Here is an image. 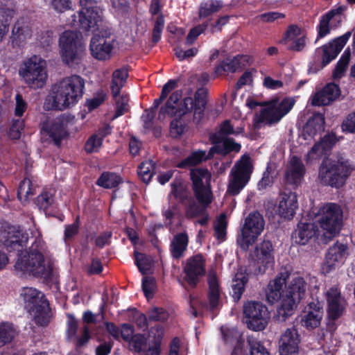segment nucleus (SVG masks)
Wrapping results in <instances>:
<instances>
[{"label":"nucleus","mask_w":355,"mask_h":355,"mask_svg":"<svg viewBox=\"0 0 355 355\" xmlns=\"http://www.w3.org/2000/svg\"><path fill=\"white\" fill-rule=\"evenodd\" d=\"M354 170L353 163L343 153L324 157L318 168V179L323 186L340 189Z\"/></svg>","instance_id":"obj_1"},{"label":"nucleus","mask_w":355,"mask_h":355,"mask_svg":"<svg viewBox=\"0 0 355 355\" xmlns=\"http://www.w3.org/2000/svg\"><path fill=\"white\" fill-rule=\"evenodd\" d=\"M42 250L43 243L35 239L28 252L24 254L23 252L17 254L15 265L16 269L29 272L36 277L43 278L45 281L51 280L53 268L50 264H45Z\"/></svg>","instance_id":"obj_2"},{"label":"nucleus","mask_w":355,"mask_h":355,"mask_svg":"<svg viewBox=\"0 0 355 355\" xmlns=\"http://www.w3.org/2000/svg\"><path fill=\"white\" fill-rule=\"evenodd\" d=\"M20 296L25 309L33 316L35 323L37 326H47L50 322L51 309L45 295L36 288L24 287Z\"/></svg>","instance_id":"obj_3"},{"label":"nucleus","mask_w":355,"mask_h":355,"mask_svg":"<svg viewBox=\"0 0 355 355\" xmlns=\"http://www.w3.org/2000/svg\"><path fill=\"white\" fill-rule=\"evenodd\" d=\"M307 288V283L302 277L293 278L283 291L282 305L277 309L276 317L280 322L286 321L291 316L298 304L304 299Z\"/></svg>","instance_id":"obj_4"},{"label":"nucleus","mask_w":355,"mask_h":355,"mask_svg":"<svg viewBox=\"0 0 355 355\" xmlns=\"http://www.w3.org/2000/svg\"><path fill=\"white\" fill-rule=\"evenodd\" d=\"M18 73L28 87L33 89L42 88L48 77L45 62L37 55H33L23 61Z\"/></svg>","instance_id":"obj_5"},{"label":"nucleus","mask_w":355,"mask_h":355,"mask_svg":"<svg viewBox=\"0 0 355 355\" xmlns=\"http://www.w3.org/2000/svg\"><path fill=\"white\" fill-rule=\"evenodd\" d=\"M250 271L254 275H263L275 264V250L272 242L263 240L249 253Z\"/></svg>","instance_id":"obj_6"},{"label":"nucleus","mask_w":355,"mask_h":355,"mask_svg":"<svg viewBox=\"0 0 355 355\" xmlns=\"http://www.w3.org/2000/svg\"><path fill=\"white\" fill-rule=\"evenodd\" d=\"M264 225L263 217L258 211L248 214L236 239V243L243 251L247 252L250 246L254 243L263 232Z\"/></svg>","instance_id":"obj_7"},{"label":"nucleus","mask_w":355,"mask_h":355,"mask_svg":"<svg viewBox=\"0 0 355 355\" xmlns=\"http://www.w3.org/2000/svg\"><path fill=\"white\" fill-rule=\"evenodd\" d=\"M252 171L250 157L242 155L231 169L227 192L233 196L238 195L249 182Z\"/></svg>","instance_id":"obj_8"},{"label":"nucleus","mask_w":355,"mask_h":355,"mask_svg":"<svg viewBox=\"0 0 355 355\" xmlns=\"http://www.w3.org/2000/svg\"><path fill=\"white\" fill-rule=\"evenodd\" d=\"M343 216L340 206L336 203H328L321 209L318 223L325 231L324 236L331 239L340 232L343 225Z\"/></svg>","instance_id":"obj_9"},{"label":"nucleus","mask_w":355,"mask_h":355,"mask_svg":"<svg viewBox=\"0 0 355 355\" xmlns=\"http://www.w3.org/2000/svg\"><path fill=\"white\" fill-rule=\"evenodd\" d=\"M207 91L205 88L198 89L194 94V98L191 97H185L177 106L175 116L182 117L187 113L194 110L193 121L196 124L200 123L205 116V110L207 105Z\"/></svg>","instance_id":"obj_10"},{"label":"nucleus","mask_w":355,"mask_h":355,"mask_svg":"<svg viewBox=\"0 0 355 355\" xmlns=\"http://www.w3.org/2000/svg\"><path fill=\"white\" fill-rule=\"evenodd\" d=\"M82 9L78 12V27L84 31L98 29L103 20V9L96 0H80Z\"/></svg>","instance_id":"obj_11"},{"label":"nucleus","mask_w":355,"mask_h":355,"mask_svg":"<svg viewBox=\"0 0 355 355\" xmlns=\"http://www.w3.org/2000/svg\"><path fill=\"white\" fill-rule=\"evenodd\" d=\"M243 314L247 326L251 330L261 331L268 325L270 313L268 307L261 302L249 301L245 303Z\"/></svg>","instance_id":"obj_12"},{"label":"nucleus","mask_w":355,"mask_h":355,"mask_svg":"<svg viewBox=\"0 0 355 355\" xmlns=\"http://www.w3.org/2000/svg\"><path fill=\"white\" fill-rule=\"evenodd\" d=\"M112 34L111 28L102 29L98 33L94 34L89 44L92 57L101 61L110 59L114 42V40L111 38Z\"/></svg>","instance_id":"obj_13"},{"label":"nucleus","mask_w":355,"mask_h":355,"mask_svg":"<svg viewBox=\"0 0 355 355\" xmlns=\"http://www.w3.org/2000/svg\"><path fill=\"white\" fill-rule=\"evenodd\" d=\"M209 174L207 168H193L190 171V179L191 180V189L193 192L194 199L199 203L207 206L212 202L213 193L210 184H205L203 179Z\"/></svg>","instance_id":"obj_14"},{"label":"nucleus","mask_w":355,"mask_h":355,"mask_svg":"<svg viewBox=\"0 0 355 355\" xmlns=\"http://www.w3.org/2000/svg\"><path fill=\"white\" fill-rule=\"evenodd\" d=\"M327 302V313L329 319L327 327L329 330L336 329L334 322L340 318L346 308V301L342 296L340 290L336 286H332L326 293Z\"/></svg>","instance_id":"obj_15"},{"label":"nucleus","mask_w":355,"mask_h":355,"mask_svg":"<svg viewBox=\"0 0 355 355\" xmlns=\"http://www.w3.org/2000/svg\"><path fill=\"white\" fill-rule=\"evenodd\" d=\"M352 35L351 31L346 32L344 35L334 38L324 44L320 48L316 49V53L322 52V62L320 68L329 64L332 60L336 59L345 45L347 44Z\"/></svg>","instance_id":"obj_16"},{"label":"nucleus","mask_w":355,"mask_h":355,"mask_svg":"<svg viewBox=\"0 0 355 355\" xmlns=\"http://www.w3.org/2000/svg\"><path fill=\"white\" fill-rule=\"evenodd\" d=\"M85 54V44L80 31H68V67L78 65Z\"/></svg>","instance_id":"obj_17"},{"label":"nucleus","mask_w":355,"mask_h":355,"mask_svg":"<svg viewBox=\"0 0 355 355\" xmlns=\"http://www.w3.org/2000/svg\"><path fill=\"white\" fill-rule=\"evenodd\" d=\"M205 260L201 254H198L187 261L184 268L185 281L191 288H196L200 279L199 277L205 274Z\"/></svg>","instance_id":"obj_18"},{"label":"nucleus","mask_w":355,"mask_h":355,"mask_svg":"<svg viewBox=\"0 0 355 355\" xmlns=\"http://www.w3.org/2000/svg\"><path fill=\"white\" fill-rule=\"evenodd\" d=\"M347 244L336 242L330 246L325 255L323 269L329 273L337 266L343 265L349 255Z\"/></svg>","instance_id":"obj_19"},{"label":"nucleus","mask_w":355,"mask_h":355,"mask_svg":"<svg viewBox=\"0 0 355 355\" xmlns=\"http://www.w3.org/2000/svg\"><path fill=\"white\" fill-rule=\"evenodd\" d=\"M28 241V234L19 230V227L10 226L5 236L3 245L9 253L22 252Z\"/></svg>","instance_id":"obj_20"},{"label":"nucleus","mask_w":355,"mask_h":355,"mask_svg":"<svg viewBox=\"0 0 355 355\" xmlns=\"http://www.w3.org/2000/svg\"><path fill=\"white\" fill-rule=\"evenodd\" d=\"M44 107L46 110H62L67 107V83L64 78L52 86L51 94L45 99Z\"/></svg>","instance_id":"obj_21"},{"label":"nucleus","mask_w":355,"mask_h":355,"mask_svg":"<svg viewBox=\"0 0 355 355\" xmlns=\"http://www.w3.org/2000/svg\"><path fill=\"white\" fill-rule=\"evenodd\" d=\"M306 173L305 166L297 156H293L285 171L284 180L287 186L297 189L302 182Z\"/></svg>","instance_id":"obj_22"},{"label":"nucleus","mask_w":355,"mask_h":355,"mask_svg":"<svg viewBox=\"0 0 355 355\" xmlns=\"http://www.w3.org/2000/svg\"><path fill=\"white\" fill-rule=\"evenodd\" d=\"M300 335L295 327L287 329L279 340L280 355H296L299 350Z\"/></svg>","instance_id":"obj_23"},{"label":"nucleus","mask_w":355,"mask_h":355,"mask_svg":"<svg viewBox=\"0 0 355 355\" xmlns=\"http://www.w3.org/2000/svg\"><path fill=\"white\" fill-rule=\"evenodd\" d=\"M35 203L46 216L58 218L60 221L64 220V215L60 213L54 201L53 195L51 192L46 190L42 191L37 196Z\"/></svg>","instance_id":"obj_24"},{"label":"nucleus","mask_w":355,"mask_h":355,"mask_svg":"<svg viewBox=\"0 0 355 355\" xmlns=\"http://www.w3.org/2000/svg\"><path fill=\"white\" fill-rule=\"evenodd\" d=\"M322 315L323 311L320 303L311 302L305 308L300 323L307 329H315L320 324Z\"/></svg>","instance_id":"obj_25"},{"label":"nucleus","mask_w":355,"mask_h":355,"mask_svg":"<svg viewBox=\"0 0 355 355\" xmlns=\"http://www.w3.org/2000/svg\"><path fill=\"white\" fill-rule=\"evenodd\" d=\"M340 95L339 86L334 83H328L312 96L311 104L314 106L328 105L336 101Z\"/></svg>","instance_id":"obj_26"},{"label":"nucleus","mask_w":355,"mask_h":355,"mask_svg":"<svg viewBox=\"0 0 355 355\" xmlns=\"http://www.w3.org/2000/svg\"><path fill=\"white\" fill-rule=\"evenodd\" d=\"M65 122H67V116L63 114L60 118L55 120L51 125H49L48 123H44L42 125V131L49 135L56 146H60L62 139L67 137Z\"/></svg>","instance_id":"obj_27"},{"label":"nucleus","mask_w":355,"mask_h":355,"mask_svg":"<svg viewBox=\"0 0 355 355\" xmlns=\"http://www.w3.org/2000/svg\"><path fill=\"white\" fill-rule=\"evenodd\" d=\"M298 208L297 196L295 193L290 191L282 194L281 200L277 207L278 214L287 220H291Z\"/></svg>","instance_id":"obj_28"},{"label":"nucleus","mask_w":355,"mask_h":355,"mask_svg":"<svg viewBox=\"0 0 355 355\" xmlns=\"http://www.w3.org/2000/svg\"><path fill=\"white\" fill-rule=\"evenodd\" d=\"M286 279L282 273L277 275L275 278L270 280L266 289V297L268 303L273 304L279 302L282 304L283 291L282 287L286 285Z\"/></svg>","instance_id":"obj_29"},{"label":"nucleus","mask_w":355,"mask_h":355,"mask_svg":"<svg viewBox=\"0 0 355 355\" xmlns=\"http://www.w3.org/2000/svg\"><path fill=\"white\" fill-rule=\"evenodd\" d=\"M319 230L318 226L311 223H299L297 229L292 234V239L296 243L306 244L310 239L318 237Z\"/></svg>","instance_id":"obj_30"},{"label":"nucleus","mask_w":355,"mask_h":355,"mask_svg":"<svg viewBox=\"0 0 355 355\" xmlns=\"http://www.w3.org/2000/svg\"><path fill=\"white\" fill-rule=\"evenodd\" d=\"M338 141V139L334 132H328L312 146L309 152V155L312 158H315L326 155L331 152Z\"/></svg>","instance_id":"obj_31"},{"label":"nucleus","mask_w":355,"mask_h":355,"mask_svg":"<svg viewBox=\"0 0 355 355\" xmlns=\"http://www.w3.org/2000/svg\"><path fill=\"white\" fill-rule=\"evenodd\" d=\"M85 80L80 76L68 77V108L76 104L84 94Z\"/></svg>","instance_id":"obj_32"},{"label":"nucleus","mask_w":355,"mask_h":355,"mask_svg":"<svg viewBox=\"0 0 355 355\" xmlns=\"http://www.w3.org/2000/svg\"><path fill=\"white\" fill-rule=\"evenodd\" d=\"M245 62H248V56L244 55L226 58L216 66L214 73L216 76H221L225 72L234 73L238 69H241Z\"/></svg>","instance_id":"obj_33"},{"label":"nucleus","mask_w":355,"mask_h":355,"mask_svg":"<svg viewBox=\"0 0 355 355\" xmlns=\"http://www.w3.org/2000/svg\"><path fill=\"white\" fill-rule=\"evenodd\" d=\"M300 34L301 29L297 25L291 24L287 28L284 35L283 41L285 43L292 41V43L288 48L290 51L300 52L304 49L306 46V36L303 35L298 37Z\"/></svg>","instance_id":"obj_34"},{"label":"nucleus","mask_w":355,"mask_h":355,"mask_svg":"<svg viewBox=\"0 0 355 355\" xmlns=\"http://www.w3.org/2000/svg\"><path fill=\"white\" fill-rule=\"evenodd\" d=\"M324 116L321 113H314L307 121L303 128L305 139L313 138L316 135L324 130Z\"/></svg>","instance_id":"obj_35"},{"label":"nucleus","mask_w":355,"mask_h":355,"mask_svg":"<svg viewBox=\"0 0 355 355\" xmlns=\"http://www.w3.org/2000/svg\"><path fill=\"white\" fill-rule=\"evenodd\" d=\"M248 280V273L246 269L243 268H239L233 278L232 292L230 293L235 302H237L241 299Z\"/></svg>","instance_id":"obj_36"},{"label":"nucleus","mask_w":355,"mask_h":355,"mask_svg":"<svg viewBox=\"0 0 355 355\" xmlns=\"http://www.w3.org/2000/svg\"><path fill=\"white\" fill-rule=\"evenodd\" d=\"M123 182L122 177L111 171H103L96 180V185L105 189H117Z\"/></svg>","instance_id":"obj_37"},{"label":"nucleus","mask_w":355,"mask_h":355,"mask_svg":"<svg viewBox=\"0 0 355 355\" xmlns=\"http://www.w3.org/2000/svg\"><path fill=\"white\" fill-rule=\"evenodd\" d=\"M189 244V236L186 232L175 234L171 243V253L174 259H178L183 256Z\"/></svg>","instance_id":"obj_38"},{"label":"nucleus","mask_w":355,"mask_h":355,"mask_svg":"<svg viewBox=\"0 0 355 355\" xmlns=\"http://www.w3.org/2000/svg\"><path fill=\"white\" fill-rule=\"evenodd\" d=\"M182 96V90H176L173 92L170 95L165 104L160 107L159 118H164L166 115L169 117L175 116V112L177 110V104L181 99Z\"/></svg>","instance_id":"obj_39"},{"label":"nucleus","mask_w":355,"mask_h":355,"mask_svg":"<svg viewBox=\"0 0 355 355\" xmlns=\"http://www.w3.org/2000/svg\"><path fill=\"white\" fill-rule=\"evenodd\" d=\"M189 200L182 206L184 207V215L187 219H193L204 214L209 206L199 203L194 198H189Z\"/></svg>","instance_id":"obj_40"},{"label":"nucleus","mask_w":355,"mask_h":355,"mask_svg":"<svg viewBox=\"0 0 355 355\" xmlns=\"http://www.w3.org/2000/svg\"><path fill=\"white\" fill-rule=\"evenodd\" d=\"M208 294L209 308L211 311H214L219 304L220 298V290L217 277L214 275L208 279Z\"/></svg>","instance_id":"obj_41"},{"label":"nucleus","mask_w":355,"mask_h":355,"mask_svg":"<svg viewBox=\"0 0 355 355\" xmlns=\"http://www.w3.org/2000/svg\"><path fill=\"white\" fill-rule=\"evenodd\" d=\"M171 193L183 205L192 196L184 184L182 179H175L171 183Z\"/></svg>","instance_id":"obj_42"},{"label":"nucleus","mask_w":355,"mask_h":355,"mask_svg":"<svg viewBox=\"0 0 355 355\" xmlns=\"http://www.w3.org/2000/svg\"><path fill=\"white\" fill-rule=\"evenodd\" d=\"M234 134V126L232 125L230 120L227 119L221 123L217 132L210 135L209 140L211 144H218L222 141V138H227L229 137V135Z\"/></svg>","instance_id":"obj_43"},{"label":"nucleus","mask_w":355,"mask_h":355,"mask_svg":"<svg viewBox=\"0 0 355 355\" xmlns=\"http://www.w3.org/2000/svg\"><path fill=\"white\" fill-rule=\"evenodd\" d=\"M203 161H205V150H198L192 152L187 157L178 162L175 166L184 169L197 166Z\"/></svg>","instance_id":"obj_44"},{"label":"nucleus","mask_w":355,"mask_h":355,"mask_svg":"<svg viewBox=\"0 0 355 355\" xmlns=\"http://www.w3.org/2000/svg\"><path fill=\"white\" fill-rule=\"evenodd\" d=\"M16 336V329L13 324L8 322L0 324V348L10 344Z\"/></svg>","instance_id":"obj_45"},{"label":"nucleus","mask_w":355,"mask_h":355,"mask_svg":"<svg viewBox=\"0 0 355 355\" xmlns=\"http://www.w3.org/2000/svg\"><path fill=\"white\" fill-rule=\"evenodd\" d=\"M282 118L276 107H266L261 110L259 121L272 125L278 123Z\"/></svg>","instance_id":"obj_46"},{"label":"nucleus","mask_w":355,"mask_h":355,"mask_svg":"<svg viewBox=\"0 0 355 355\" xmlns=\"http://www.w3.org/2000/svg\"><path fill=\"white\" fill-rule=\"evenodd\" d=\"M221 0H208L200 3L199 8L200 17H207L218 12L223 7Z\"/></svg>","instance_id":"obj_47"},{"label":"nucleus","mask_w":355,"mask_h":355,"mask_svg":"<svg viewBox=\"0 0 355 355\" xmlns=\"http://www.w3.org/2000/svg\"><path fill=\"white\" fill-rule=\"evenodd\" d=\"M219 148L220 155L225 157L232 152L239 153L241 150V145L236 143L233 138H222V141L219 144Z\"/></svg>","instance_id":"obj_48"},{"label":"nucleus","mask_w":355,"mask_h":355,"mask_svg":"<svg viewBox=\"0 0 355 355\" xmlns=\"http://www.w3.org/2000/svg\"><path fill=\"white\" fill-rule=\"evenodd\" d=\"M223 339L226 344L236 343L235 348L240 347L244 340L239 331L234 329H221Z\"/></svg>","instance_id":"obj_49"},{"label":"nucleus","mask_w":355,"mask_h":355,"mask_svg":"<svg viewBox=\"0 0 355 355\" xmlns=\"http://www.w3.org/2000/svg\"><path fill=\"white\" fill-rule=\"evenodd\" d=\"M14 10L9 8L0 9V42L8 31L10 22L13 17Z\"/></svg>","instance_id":"obj_50"},{"label":"nucleus","mask_w":355,"mask_h":355,"mask_svg":"<svg viewBox=\"0 0 355 355\" xmlns=\"http://www.w3.org/2000/svg\"><path fill=\"white\" fill-rule=\"evenodd\" d=\"M346 7L344 6H340L337 8H334L328 11L324 15H329V22L332 28H337L339 27L345 18L344 11Z\"/></svg>","instance_id":"obj_51"},{"label":"nucleus","mask_w":355,"mask_h":355,"mask_svg":"<svg viewBox=\"0 0 355 355\" xmlns=\"http://www.w3.org/2000/svg\"><path fill=\"white\" fill-rule=\"evenodd\" d=\"M25 127V120L17 119H13L12 124L8 131V137L11 140H18L21 138L22 131Z\"/></svg>","instance_id":"obj_52"},{"label":"nucleus","mask_w":355,"mask_h":355,"mask_svg":"<svg viewBox=\"0 0 355 355\" xmlns=\"http://www.w3.org/2000/svg\"><path fill=\"white\" fill-rule=\"evenodd\" d=\"M131 351L140 353L147 345V339L142 334H135L128 342Z\"/></svg>","instance_id":"obj_53"},{"label":"nucleus","mask_w":355,"mask_h":355,"mask_svg":"<svg viewBox=\"0 0 355 355\" xmlns=\"http://www.w3.org/2000/svg\"><path fill=\"white\" fill-rule=\"evenodd\" d=\"M227 222L225 214L220 215L214 226V236L218 240L224 241L227 234Z\"/></svg>","instance_id":"obj_54"},{"label":"nucleus","mask_w":355,"mask_h":355,"mask_svg":"<svg viewBox=\"0 0 355 355\" xmlns=\"http://www.w3.org/2000/svg\"><path fill=\"white\" fill-rule=\"evenodd\" d=\"M247 342L250 346V355H270L266 348L254 336H248Z\"/></svg>","instance_id":"obj_55"},{"label":"nucleus","mask_w":355,"mask_h":355,"mask_svg":"<svg viewBox=\"0 0 355 355\" xmlns=\"http://www.w3.org/2000/svg\"><path fill=\"white\" fill-rule=\"evenodd\" d=\"M138 175L144 183H148L153 175V166L150 162H143L138 166Z\"/></svg>","instance_id":"obj_56"},{"label":"nucleus","mask_w":355,"mask_h":355,"mask_svg":"<svg viewBox=\"0 0 355 355\" xmlns=\"http://www.w3.org/2000/svg\"><path fill=\"white\" fill-rule=\"evenodd\" d=\"M106 96L107 95L103 89L98 90L93 98L87 100L86 106L88 110L91 112L98 108L104 103Z\"/></svg>","instance_id":"obj_57"},{"label":"nucleus","mask_w":355,"mask_h":355,"mask_svg":"<svg viewBox=\"0 0 355 355\" xmlns=\"http://www.w3.org/2000/svg\"><path fill=\"white\" fill-rule=\"evenodd\" d=\"M12 35L15 39H18L19 42H23L31 37L32 31L29 26H20L19 23L17 22L13 27Z\"/></svg>","instance_id":"obj_58"},{"label":"nucleus","mask_w":355,"mask_h":355,"mask_svg":"<svg viewBox=\"0 0 355 355\" xmlns=\"http://www.w3.org/2000/svg\"><path fill=\"white\" fill-rule=\"evenodd\" d=\"M185 128L182 117L176 116L170 123V133L173 137L178 138L184 133Z\"/></svg>","instance_id":"obj_59"},{"label":"nucleus","mask_w":355,"mask_h":355,"mask_svg":"<svg viewBox=\"0 0 355 355\" xmlns=\"http://www.w3.org/2000/svg\"><path fill=\"white\" fill-rule=\"evenodd\" d=\"M135 263L138 268L139 271L145 275L150 267V260L148 257L144 253L135 251Z\"/></svg>","instance_id":"obj_60"},{"label":"nucleus","mask_w":355,"mask_h":355,"mask_svg":"<svg viewBox=\"0 0 355 355\" xmlns=\"http://www.w3.org/2000/svg\"><path fill=\"white\" fill-rule=\"evenodd\" d=\"M327 16L328 15H322L320 18L319 24L317 26L318 35L315 42L318 40L324 37L330 33L331 27L329 22V17H327Z\"/></svg>","instance_id":"obj_61"},{"label":"nucleus","mask_w":355,"mask_h":355,"mask_svg":"<svg viewBox=\"0 0 355 355\" xmlns=\"http://www.w3.org/2000/svg\"><path fill=\"white\" fill-rule=\"evenodd\" d=\"M128 101L129 98L127 95H122L116 100V110L112 118V121L128 112Z\"/></svg>","instance_id":"obj_62"},{"label":"nucleus","mask_w":355,"mask_h":355,"mask_svg":"<svg viewBox=\"0 0 355 355\" xmlns=\"http://www.w3.org/2000/svg\"><path fill=\"white\" fill-rule=\"evenodd\" d=\"M164 28V18L162 15H159L155 20L152 33V42L157 44L159 42Z\"/></svg>","instance_id":"obj_63"},{"label":"nucleus","mask_w":355,"mask_h":355,"mask_svg":"<svg viewBox=\"0 0 355 355\" xmlns=\"http://www.w3.org/2000/svg\"><path fill=\"white\" fill-rule=\"evenodd\" d=\"M155 280L153 277H144L141 282L142 291L147 299L153 298L155 287Z\"/></svg>","instance_id":"obj_64"}]
</instances>
